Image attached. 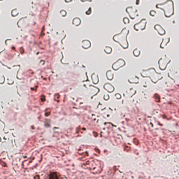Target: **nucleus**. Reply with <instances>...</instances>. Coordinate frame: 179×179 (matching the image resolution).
<instances>
[{
	"label": "nucleus",
	"mask_w": 179,
	"mask_h": 179,
	"mask_svg": "<svg viewBox=\"0 0 179 179\" xmlns=\"http://www.w3.org/2000/svg\"><path fill=\"white\" fill-rule=\"evenodd\" d=\"M0 1H2V0H0Z\"/></svg>",
	"instance_id": "nucleus-58"
},
{
	"label": "nucleus",
	"mask_w": 179,
	"mask_h": 179,
	"mask_svg": "<svg viewBox=\"0 0 179 179\" xmlns=\"http://www.w3.org/2000/svg\"><path fill=\"white\" fill-rule=\"evenodd\" d=\"M53 129L55 131V129H58V127H54Z\"/></svg>",
	"instance_id": "nucleus-46"
},
{
	"label": "nucleus",
	"mask_w": 179,
	"mask_h": 179,
	"mask_svg": "<svg viewBox=\"0 0 179 179\" xmlns=\"http://www.w3.org/2000/svg\"><path fill=\"white\" fill-rule=\"evenodd\" d=\"M60 15H61L62 16H63V17H65V16H66V11L65 10H62L60 11Z\"/></svg>",
	"instance_id": "nucleus-17"
},
{
	"label": "nucleus",
	"mask_w": 179,
	"mask_h": 179,
	"mask_svg": "<svg viewBox=\"0 0 179 179\" xmlns=\"http://www.w3.org/2000/svg\"><path fill=\"white\" fill-rule=\"evenodd\" d=\"M162 118L164 120H166V118H167V116H166V115H162Z\"/></svg>",
	"instance_id": "nucleus-35"
},
{
	"label": "nucleus",
	"mask_w": 179,
	"mask_h": 179,
	"mask_svg": "<svg viewBox=\"0 0 179 179\" xmlns=\"http://www.w3.org/2000/svg\"><path fill=\"white\" fill-rule=\"evenodd\" d=\"M158 125H159V127H163V124H162L160 122H158Z\"/></svg>",
	"instance_id": "nucleus-38"
},
{
	"label": "nucleus",
	"mask_w": 179,
	"mask_h": 179,
	"mask_svg": "<svg viewBox=\"0 0 179 179\" xmlns=\"http://www.w3.org/2000/svg\"><path fill=\"white\" fill-rule=\"evenodd\" d=\"M128 9H129V8H128L126 9V11H127V12H128Z\"/></svg>",
	"instance_id": "nucleus-52"
},
{
	"label": "nucleus",
	"mask_w": 179,
	"mask_h": 179,
	"mask_svg": "<svg viewBox=\"0 0 179 179\" xmlns=\"http://www.w3.org/2000/svg\"><path fill=\"white\" fill-rule=\"evenodd\" d=\"M148 73H150V78H151V79H153V78H155V76H156V75H157L155 70H154L152 71H148Z\"/></svg>",
	"instance_id": "nucleus-12"
},
{
	"label": "nucleus",
	"mask_w": 179,
	"mask_h": 179,
	"mask_svg": "<svg viewBox=\"0 0 179 179\" xmlns=\"http://www.w3.org/2000/svg\"><path fill=\"white\" fill-rule=\"evenodd\" d=\"M156 8L157 9H163V4H157Z\"/></svg>",
	"instance_id": "nucleus-21"
},
{
	"label": "nucleus",
	"mask_w": 179,
	"mask_h": 179,
	"mask_svg": "<svg viewBox=\"0 0 179 179\" xmlns=\"http://www.w3.org/2000/svg\"><path fill=\"white\" fill-rule=\"evenodd\" d=\"M92 120H93V121H96V115L92 114Z\"/></svg>",
	"instance_id": "nucleus-30"
},
{
	"label": "nucleus",
	"mask_w": 179,
	"mask_h": 179,
	"mask_svg": "<svg viewBox=\"0 0 179 179\" xmlns=\"http://www.w3.org/2000/svg\"><path fill=\"white\" fill-rule=\"evenodd\" d=\"M88 155H89V152H87V151L84 153V156H88Z\"/></svg>",
	"instance_id": "nucleus-36"
},
{
	"label": "nucleus",
	"mask_w": 179,
	"mask_h": 179,
	"mask_svg": "<svg viewBox=\"0 0 179 179\" xmlns=\"http://www.w3.org/2000/svg\"><path fill=\"white\" fill-rule=\"evenodd\" d=\"M103 99L104 100H108L110 99V96L108 95H104Z\"/></svg>",
	"instance_id": "nucleus-27"
},
{
	"label": "nucleus",
	"mask_w": 179,
	"mask_h": 179,
	"mask_svg": "<svg viewBox=\"0 0 179 179\" xmlns=\"http://www.w3.org/2000/svg\"><path fill=\"white\" fill-rule=\"evenodd\" d=\"M37 87H38V85H36L34 87H31V90L32 91L37 90Z\"/></svg>",
	"instance_id": "nucleus-26"
},
{
	"label": "nucleus",
	"mask_w": 179,
	"mask_h": 179,
	"mask_svg": "<svg viewBox=\"0 0 179 179\" xmlns=\"http://www.w3.org/2000/svg\"><path fill=\"white\" fill-rule=\"evenodd\" d=\"M83 131H86V128L83 127Z\"/></svg>",
	"instance_id": "nucleus-50"
},
{
	"label": "nucleus",
	"mask_w": 179,
	"mask_h": 179,
	"mask_svg": "<svg viewBox=\"0 0 179 179\" xmlns=\"http://www.w3.org/2000/svg\"><path fill=\"white\" fill-rule=\"evenodd\" d=\"M150 16H155V15H156V11H155V10H151V11L150 12Z\"/></svg>",
	"instance_id": "nucleus-23"
},
{
	"label": "nucleus",
	"mask_w": 179,
	"mask_h": 179,
	"mask_svg": "<svg viewBox=\"0 0 179 179\" xmlns=\"http://www.w3.org/2000/svg\"><path fill=\"white\" fill-rule=\"evenodd\" d=\"M96 169H97V168H94V170H96Z\"/></svg>",
	"instance_id": "nucleus-56"
},
{
	"label": "nucleus",
	"mask_w": 179,
	"mask_h": 179,
	"mask_svg": "<svg viewBox=\"0 0 179 179\" xmlns=\"http://www.w3.org/2000/svg\"><path fill=\"white\" fill-rule=\"evenodd\" d=\"M82 23V21L80 20V18L79 17H76L73 20V24L74 26H79Z\"/></svg>",
	"instance_id": "nucleus-8"
},
{
	"label": "nucleus",
	"mask_w": 179,
	"mask_h": 179,
	"mask_svg": "<svg viewBox=\"0 0 179 179\" xmlns=\"http://www.w3.org/2000/svg\"><path fill=\"white\" fill-rule=\"evenodd\" d=\"M94 136H97V133L94 132Z\"/></svg>",
	"instance_id": "nucleus-47"
},
{
	"label": "nucleus",
	"mask_w": 179,
	"mask_h": 179,
	"mask_svg": "<svg viewBox=\"0 0 179 179\" xmlns=\"http://www.w3.org/2000/svg\"><path fill=\"white\" fill-rule=\"evenodd\" d=\"M11 15L15 17V16H17L19 15V11L17 10V9H13L11 11Z\"/></svg>",
	"instance_id": "nucleus-15"
},
{
	"label": "nucleus",
	"mask_w": 179,
	"mask_h": 179,
	"mask_svg": "<svg viewBox=\"0 0 179 179\" xmlns=\"http://www.w3.org/2000/svg\"><path fill=\"white\" fill-rule=\"evenodd\" d=\"M96 173H101V169L99 170L98 171H96Z\"/></svg>",
	"instance_id": "nucleus-41"
},
{
	"label": "nucleus",
	"mask_w": 179,
	"mask_h": 179,
	"mask_svg": "<svg viewBox=\"0 0 179 179\" xmlns=\"http://www.w3.org/2000/svg\"><path fill=\"white\" fill-rule=\"evenodd\" d=\"M18 69H20V65L15 66Z\"/></svg>",
	"instance_id": "nucleus-40"
},
{
	"label": "nucleus",
	"mask_w": 179,
	"mask_h": 179,
	"mask_svg": "<svg viewBox=\"0 0 179 179\" xmlns=\"http://www.w3.org/2000/svg\"><path fill=\"white\" fill-rule=\"evenodd\" d=\"M24 159H27V156L24 155L23 156Z\"/></svg>",
	"instance_id": "nucleus-48"
},
{
	"label": "nucleus",
	"mask_w": 179,
	"mask_h": 179,
	"mask_svg": "<svg viewBox=\"0 0 179 179\" xmlns=\"http://www.w3.org/2000/svg\"><path fill=\"white\" fill-rule=\"evenodd\" d=\"M31 129H35L34 126H31Z\"/></svg>",
	"instance_id": "nucleus-44"
},
{
	"label": "nucleus",
	"mask_w": 179,
	"mask_h": 179,
	"mask_svg": "<svg viewBox=\"0 0 179 179\" xmlns=\"http://www.w3.org/2000/svg\"><path fill=\"white\" fill-rule=\"evenodd\" d=\"M104 125H107V122H105V123H104Z\"/></svg>",
	"instance_id": "nucleus-53"
},
{
	"label": "nucleus",
	"mask_w": 179,
	"mask_h": 179,
	"mask_svg": "<svg viewBox=\"0 0 179 179\" xmlns=\"http://www.w3.org/2000/svg\"><path fill=\"white\" fill-rule=\"evenodd\" d=\"M104 51L106 54H111L113 49L110 46H106L104 49Z\"/></svg>",
	"instance_id": "nucleus-11"
},
{
	"label": "nucleus",
	"mask_w": 179,
	"mask_h": 179,
	"mask_svg": "<svg viewBox=\"0 0 179 179\" xmlns=\"http://www.w3.org/2000/svg\"><path fill=\"white\" fill-rule=\"evenodd\" d=\"M154 97H155V99H156L157 101H160V96H159V94H155L154 95Z\"/></svg>",
	"instance_id": "nucleus-19"
},
{
	"label": "nucleus",
	"mask_w": 179,
	"mask_h": 179,
	"mask_svg": "<svg viewBox=\"0 0 179 179\" xmlns=\"http://www.w3.org/2000/svg\"><path fill=\"white\" fill-rule=\"evenodd\" d=\"M48 110H49V108H46V109L45 110V111H48Z\"/></svg>",
	"instance_id": "nucleus-51"
},
{
	"label": "nucleus",
	"mask_w": 179,
	"mask_h": 179,
	"mask_svg": "<svg viewBox=\"0 0 179 179\" xmlns=\"http://www.w3.org/2000/svg\"><path fill=\"white\" fill-rule=\"evenodd\" d=\"M82 2H92V0H81Z\"/></svg>",
	"instance_id": "nucleus-32"
},
{
	"label": "nucleus",
	"mask_w": 179,
	"mask_h": 179,
	"mask_svg": "<svg viewBox=\"0 0 179 179\" xmlns=\"http://www.w3.org/2000/svg\"><path fill=\"white\" fill-rule=\"evenodd\" d=\"M101 134H103V132H101V137L103 136V135H101Z\"/></svg>",
	"instance_id": "nucleus-54"
},
{
	"label": "nucleus",
	"mask_w": 179,
	"mask_h": 179,
	"mask_svg": "<svg viewBox=\"0 0 179 179\" xmlns=\"http://www.w3.org/2000/svg\"><path fill=\"white\" fill-rule=\"evenodd\" d=\"M44 125L45 128H50L51 127V120L45 119L44 121Z\"/></svg>",
	"instance_id": "nucleus-10"
},
{
	"label": "nucleus",
	"mask_w": 179,
	"mask_h": 179,
	"mask_svg": "<svg viewBox=\"0 0 179 179\" xmlns=\"http://www.w3.org/2000/svg\"><path fill=\"white\" fill-rule=\"evenodd\" d=\"M65 2H66V3L72 2V0H65Z\"/></svg>",
	"instance_id": "nucleus-37"
},
{
	"label": "nucleus",
	"mask_w": 179,
	"mask_h": 179,
	"mask_svg": "<svg viewBox=\"0 0 179 179\" xmlns=\"http://www.w3.org/2000/svg\"><path fill=\"white\" fill-rule=\"evenodd\" d=\"M45 34H44L43 32V31H41V36H44Z\"/></svg>",
	"instance_id": "nucleus-39"
},
{
	"label": "nucleus",
	"mask_w": 179,
	"mask_h": 179,
	"mask_svg": "<svg viewBox=\"0 0 179 179\" xmlns=\"http://www.w3.org/2000/svg\"><path fill=\"white\" fill-rule=\"evenodd\" d=\"M50 114H51V112H46L45 113V117H50Z\"/></svg>",
	"instance_id": "nucleus-28"
},
{
	"label": "nucleus",
	"mask_w": 179,
	"mask_h": 179,
	"mask_svg": "<svg viewBox=\"0 0 179 179\" xmlns=\"http://www.w3.org/2000/svg\"><path fill=\"white\" fill-rule=\"evenodd\" d=\"M92 13V8H90L87 11H86V15H90Z\"/></svg>",
	"instance_id": "nucleus-24"
},
{
	"label": "nucleus",
	"mask_w": 179,
	"mask_h": 179,
	"mask_svg": "<svg viewBox=\"0 0 179 179\" xmlns=\"http://www.w3.org/2000/svg\"><path fill=\"white\" fill-rule=\"evenodd\" d=\"M136 5H139V1H136Z\"/></svg>",
	"instance_id": "nucleus-45"
},
{
	"label": "nucleus",
	"mask_w": 179,
	"mask_h": 179,
	"mask_svg": "<svg viewBox=\"0 0 179 179\" xmlns=\"http://www.w3.org/2000/svg\"><path fill=\"white\" fill-rule=\"evenodd\" d=\"M133 54L134 57H139V55H141V50H139V49H135L133 51Z\"/></svg>",
	"instance_id": "nucleus-14"
},
{
	"label": "nucleus",
	"mask_w": 179,
	"mask_h": 179,
	"mask_svg": "<svg viewBox=\"0 0 179 179\" xmlns=\"http://www.w3.org/2000/svg\"><path fill=\"white\" fill-rule=\"evenodd\" d=\"M161 28H162V26H160V25H159V24H156V25L155 26V30H157V31H158L159 29H161Z\"/></svg>",
	"instance_id": "nucleus-22"
},
{
	"label": "nucleus",
	"mask_w": 179,
	"mask_h": 179,
	"mask_svg": "<svg viewBox=\"0 0 179 179\" xmlns=\"http://www.w3.org/2000/svg\"><path fill=\"white\" fill-rule=\"evenodd\" d=\"M123 22H124V24H127V23H129V19H128V17H124L123 19Z\"/></svg>",
	"instance_id": "nucleus-20"
},
{
	"label": "nucleus",
	"mask_w": 179,
	"mask_h": 179,
	"mask_svg": "<svg viewBox=\"0 0 179 179\" xmlns=\"http://www.w3.org/2000/svg\"><path fill=\"white\" fill-rule=\"evenodd\" d=\"M5 82V77L3 76H0V84L2 85Z\"/></svg>",
	"instance_id": "nucleus-18"
},
{
	"label": "nucleus",
	"mask_w": 179,
	"mask_h": 179,
	"mask_svg": "<svg viewBox=\"0 0 179 179\" xmlns=\"http://www.w3.org/2000/svg\"><path fill=\"white\" fill-rule=\"evenodd\" d=\"M106 78L108 80H113L114 78V73H113V71L111 70H109L106 72Z\"/></svg>",
	"instance_id": "nucleus-6"
},
{
	"label": "nucleus",
	"mask_w": 179,
	"mask_h": 179,
	"mask_svg": "<svg viewBox=\"0 0 179 179\" xmlns=\"http://www.w3.org/2000/svg\"><path fill=\"white\" fill-rule=\"evenodd\" d=\"M115 97H116V99H121V94H115Z\"/></svg>",
	"instance_id": "nucleus-29"
},
{
	"label": "nucleus",
	"mask_w": 179,
	"mask_h": 179,
	"mask_svg": "<svg viewBox=\"0 0 179 179\" xmlns=\"http://www.w3.org/2000/svg\"><path fill=\"white\" fill-rule=\"evenodd\" d=\"M134 27L136 31L144 30V29L146 27V23L143 22V21H141L140 22L136 24Z\"/></svg>",
	"instance_id": "nucleus-3"
},
{
	"label": "nucleus",
	"mask_w": 179,
	"mask_h": 179,
	"mask_svg": "<svg viewBox=\"0 0 179 179\" xmlns=\"http://www.w3.org/2000/svg\"><path fill=\"white\" fill-rule=\"evenodd\" d=\"M134 142L135 145H138V140L136 138L134 139Z\"/></svg>",
	"instance_id": "nucleus-31"
},
{
	"label": "nucleus",
	"mask_w": 179,
	"mask_h": 179,
	"mask_svg": "<svg viewBox=\"0 0 179 179\" xmlns=\"http://www.w3.org/2000/svg\"><path fill=\"white\" fill-rule=\"evenodd\" d=\"M34 179H40V176L36 175V176H34Z\"/></svg>",
	"instance_id": "nucleus-34"
},
{
	"label": "nucleus",
	"mask_w": 179,
	"mask_h": 179,
	"mask_svg": "<svg viewBox=\"0 0 179 179\" xmlns=\"http://www.w3.org/2000/svg\"><path fill=\"white\" fill-rule=\"evenodd\" d=\"M48 179H59V178H58L57 172H51L48 176Z\"/></svg>",
	"instance_id": "nucleus-7"
},
{
	"label": "nucleus",
	"mask_w": 179,
	"mask_h": 179,
	"mask_svg": "<svg viewBox=\"0 0 179 179\" xmlns=\"http://www.w3.org/2000/svg\"><path fill=\"white\" fill-rule=\"evenodd\" d=\"M103 89H105V90H106V92H108V93H113V92L115 90V88H114V86L110 83H106L103 85Z\"/></svg>",
	"instance_id": "nucleus-4"
},
{
	"label": "nucleus",
	"mask_w": 179,
	"mask_h": 179,
	"mask_svg": "<svg viewBox=\"0 0 179 179\" xmlns=\"http://www.w3.org/2000/svg\"><path fill=\"white\" fill-rule=\"evenodd\" d=\"M22 166H24V164H23V162H22Z\"/></svg>",
	"instance_id": "nucleus-55"
},
{
	"label": "nucleus",
	"mask_w": 179,
	"mask_h": 179,
	"mask_svg": "<svg viewBox=\"0 0 179 179\" xmlns=\"http://www.w3.org/2000/svg\"><path fill=\"white\" fill-rule=\"evenodd\" d=\"M20 54H24V49L22 47L20 48Z\"/></svg>",
	"instance_id": "nucleus-25"
},
{
	"label": "nucleus",
	"mask_w": 179,
	"mask_h": 179,
	"mask_svg": "<svg viewBox=\"0 0 179 179\" xmlns=\"http://www.w3.org/2000/svg\"><path fill=\"white\" fill-rule=\"evenodd\" d=\"M92 46V43L90 42L89 40H84L82 43L83 48L87 50V48H90Z\"/></svg>",
	"instance_id": "nucleus-5"
},
{
	"label": "nucleus",
	"mask_w": 179,
	"mask_h": 179,
	"mask_svg": "<svg viewBox=\"0 0 179 179\" xmlns=\"http://www.w3.org/2000/svg\"><path fill=\"white\" fill-rule=\"evenodd\" d=\"M40 64H41L42 65H44V64H45V62L44 60H41Z\"/></svg>",
	"instance_id": "nucleus-33"
},
{
	"label": "nucleus",
	"mask_w": 179,
	"mask_h": 179,
	"mask_svg": "<svg viewBox=\"0 0 179 179\" xmlns=\"http://www.w3.org/2000/svg\"><path fill=\"white\" fill-rule=\"evenodd\" d=\"M157 33L160 36H163L164 34H166V30L161 27V29H158Z\"/></svg>",
	"instance_id": "nucleus-13"
},
{
	"label": "nucleus",
	"mask_w": 179,
	"mask_h": 179,
	"mask_svg": "<svg viewBox=\"0 0 179 179\" xmlns=\"http://www.w3.org/2000/svg\"><path fill=\"white\" fill-rule=\"evenodd\" d=\"M12 50H16V48H15V47H12Z\"/></svg>",
	"instance_id": "nucleus-49"
},
{
	"label": "nucleus",
	"mask_w": 179,
	"mask_h": 179,
	"mask_svg": "<svg viewBox=\"0 0 179 179\" xmlns=\"http://www.w3.org/2000/svg\"><path fill=\"white\" fill-rule=\"evenodd\" d=\"M79 132V131L77 130V133Z\"/></svg>",
	"instance_id": "nucleus-57"
},
{
	"label": "nucleus",
	"mask_w": 179,
	"mask_h": 179,
	"mask_svg": "<svg viewBox=\"0 0 179 179\" xmlns=\"http://www.w3.org/2000/svg\"><path fill=\"white\" fill-rule=\"evenodd\" d=\"M150 124L151 125L152 128H153V123L150 122Z\"/></svg>",
	"instance_id": "nucleus-43"
},
{
	"label": "nucleus",
	"mask_w": 179,
	"mask_h": 179,
	"mask_svg": "<svg viewBox=\"0 0 179 179\" xmlns=\"http://www.w3.org/2000/svg\"><path fill=\"white\" fill-rule=\"evenodd\" d=\"M41 101H45V99L42 98V99H41Z\"/></svg>",
	"instance_id": "nucleus-42"
},
{
	"label": "nucleus",
	"mask_w": 179,
	"mask_h": 179,
	"mask_svg": "<svg viewBox=\"0 0 179 179\" xmlns=\"http://www.w3.org/2000/svg\"><path fill=\"white\" fill-rule=\"evenodd\" d=\"M124 65H125V61L122 59H118L116 62H115L112 65V68L113 69H114V71H118L120 68H122V66H124Z\"/></svg>",
	"instance_id": "nucleus-2"
},
{
	"label": "nucleus",
	"mask_w": 179,
	"mask_h": 179,
	"mask_svg": "<svg viewBox=\"0 0 179 179\" xmlns=\"http://www.w3.org/2000/svg\"><path fill=\"white\" fill-rule=\"evenodd\" d=\"M60 96L59 94H55L54 96V100L55 101H57V103H59V100H58V99H59Z\"/></svg>",
	"instance_id": "nucleus-16"
},
{
	"label": "nucleus",
	"mask_w": 179,
	"mask_h": 179,
	"mask_svg": "<svg viewBox=\"0 0 179 179\" xmlns=\"http://www.w3.org/2000/svg\"><path fill=\"white\" fill-rule=\"evenodd\" d=\"M162 10L164 12L166 17H170L174 15V3L171 0L166 1L162 5Z\"/></svg>",
	"instance_id": "nucleus-1"
},
{
	"label": "nucleus",
	"mask_w": 179,
	"mask_h": 179,
	"mask_svg": "<svg viewBox=\"0 0 179 179\" xmlns=\"http://www.w3.org/2000/svg\"><path fill=\"white\" fill-rule=\"evenodd\" d=\"M129 15L130 16V17H131V19H135V17H136V16H138V13H136V11H135V10H131L129 13Z\"/></svg>",
	"instance_id": "nucleus-9"
}]
</instances>
